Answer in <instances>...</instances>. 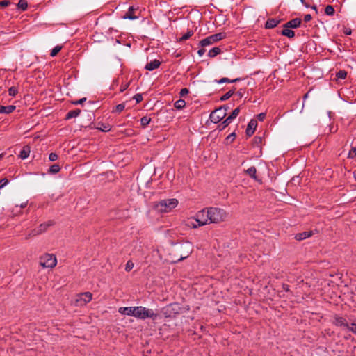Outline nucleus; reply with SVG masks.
<instances>
[{"instance_id":"1","label":"nucleus","mask_w":356,"mask_h":356,"mask_svg":"<svg viewBox=\"0 0 356 356\" xmlns=\"http://www.w3.org/2000/svg\"><path fill=\"white\" fill-rule=\"evenodd\" d=\"M209 220L211 223H220L225 221L227 218V213L222 209L218 207H209Z\"/></svg>"},{"instance_id":"2","label":"nucleus","mask_w":356,"mask_h":356,"mask_svg":"<svg viewBox=\"0 0 356 356\" xmlns=\"http://www.w3.org/2000/svg\"><path fill=\"white\" fill-rule=\"evenodd\" d=\"M134 317L141 320H145L146 318L156 320L159 317V314L155 313L152 309H148L142 306H137L135 307Z\"/></svg>"},{"instance_id":"3","label":"nucleus","mask_w":356,"mask_h":356,"mask_svg":"<svg viewBox=\"0 0 356 356\" xmlns=\"http://www.w3.org/2000/svg\"><path fill=\"white\" fill-rule=\"evenodd\" d=\"M178 205L177 199H166L158 202L155 204V209L160 213H168Z\"/></svg>"},{"instance_id":"4","label":"nucleus","mask_w":356,"mask_h":356,"mask_svg":"<svg viewBox=\"0 0 356 356\" xmlns=\"http://www.w3.org/2000/svg\"><path fill=\"white\" fill-rule=\"evenodd\" d=\"M209 208L203 209L199 211L195 216V221L198 223L197 225H192L193 228H197L200 226H203L207 224H210L209 220Z\"/></svg>"},{"instance_id":"5","label":"nucleus","mask_w":356,"mask_h":356,"mask_svg":"<svg viewBox=\"0 0 356 356\" xmlns=\"http://www.w3.org/2000/svg\"><path fill=\"white\" fill-rule=\"evenodd\" d=\"M57 259L53 254H44L40 257V265L42 268H52L56 266Z\"/></svg>"},{"instance_id":"6","label":"nucleus","mask_w":356,"mask_h":356,"mask_svg":"<svg viewBox=\"0 0 356 356\" xmlns=\"http://www.w3.org/2000/svg\"><path fill=\"white\" fill-rule=\"evenodd\" d=\"M226 36L225 33H218L213 35H211L209 37H207L206 38L202 40L200 42V45L202 47L211 45L213 44L214 42H216L218 41H220L225 38Z\"/></svg>"},{"instance_id":"7","label":"nucleus","mask_w":356,"mask_h":356,"mask_svg":"<svg viewBox=\"0 0 356 356\" xmlns=\"http://www.w3.org/2000/svg\"><path fill=\"white\" fill-rule=\"evenodd\" d=\"M92 298V294L90 292H85L78 294L75 300V305L79 307L84 306L91 301Z\"/></svg>"},{"instance_id":"8","label":"nucleus","mask_w":356,"mask_h":356,"mask_svg":"<svg viewBox=\"0 0 356 356\" xmlns=\"http://www.w3.org/2000/svg\"><path fill=\"white\" fill-rule=\"evenodd\" d=\"M227 115L225 110L222 108H217L212 111L210 114L209 118L213 123H218L221 121Z\"/></svg>"},{"instance_id":"9","label":"nucleus","mask_w":356,"mask_h":356,"mask_svg":"<svg viewBox=\"0 0 356 356\" xmlns=\"http://www.w3.org/2000/svg\"><path fill=\"white\" fill-rule=\"evenodd\" d=\"M54 222L53 220H49L46 222L42 223L39 225V227L31 231V233L29 234V236L26 237L28 238L31 236H36L38 234H40L47 230V229L54 225Z\"/></svg>"},{"instance_id":"10","label":"nucleus","mask_w":356,"mask_h":356,"mask_svg":"<svg viewBox=\"0 0 356 356\" xmlns=\"http://www.w3.org/2000/svg\"><path fill=\"white\" fill-rule=\"evenodd\" d=\"M332 324L347 330H348V327H350V322H348L346 318L337 314L333 316Z\"/></svg>"},{"instance_id":"11","label":"nucleus","mask_w":356,"mask_h":356,"mask_svg":"<svg viewBox=\"0 0 356 356\" xmlns=\"http://www.w3.org/2000/svg\"><path fill=\"white\" fill-rule=\"evenodd\" d=\"M165 314L167 317H170L172 315L179 314L181 312V307L177 303H172L168 305L165 308Z\"/></svg>"},{"instance_id":"12","label":"nucleus","mask_w":356,"mask_h":356,"mask_svg":"<svg viewBox=\"0 0 356 356\" xmlns=\"http://www.w3.org/2000/svg\"><path fill=\"white\" fill-rule=\"evenodd\" d=\"M257 127V120L252 119L247 127V129L245 130V134L248 136L250 137L252 136L256 130V128Z\"/></svg>"},{"instance_id":"13","label":"nucleus","mask_w":356,"mask_h":356,"mask_svg":"<svg viewBox=\"0 0 356 356\" xmlns=\"http://www.w3.org/2000/svg\"><path fill=\"white\" fill-rule=\"evenodd\" d=\"M301 19L300 18H294L283 25V28H290V29H296L299 27L301 24Z\"/></svg>"},{"instance_id":"14","label":"nucleus","mask_w":356,"mask_h":356,"mask_svg":"<svg viewBox=\"0 0 356 356\" xmlns=\"http://www.w3.org/2000/svg\"><path fill=\"white\" fill-rule=\"evenodd\" d=\"M119 312L122 314L134 316L135 307H120Z\"/></svg>"},{"instance_id":"15","label":"nucleus","mask_w":356,"mask_h":356,"mask_svg":"<svg viewBox=\"0 0 356 356\" xmlns=\"http://www.w3.org/2000/svg\"><path fill=\"white\" fill-rule=\"evenodd\" d=\"M161 63L159 60L154 59V60H152L151 62L148 63L145 65V69L149 71H152L159 67Z\"/></svg>"},{"instance_id":"16","label":"nucleus","mask_w":356,"mask_h":356,"mask_svg":"<svg viewBox=\"0 0 356 356\" xmlns=\"http://www.w3.org/2000/svg\"><path fill=\"white\" fill-rule=\"evenodd\" d=\"M16 108L14 105L1 106L0 105V114H10Z\"/></svg>"},{"instance_id":"17","label":"nucleus","mask_w":356,"mask_h":356,"mask_svg":"<svg viewBox=\"0 0 356 356\" xmlns=\"http://www.w3.org/2000/svg\"><path fill=\"white\" fill-rule=\"evenodd\" d=\"M312 235H313L312 231H306V232H303L302 233L296 234L295 236V238L297 241H302V240L306 239V238L312 236Z\"/></svg>"},{"instance_id":"18","label":"nucleus","mask_w":356,"mask_h":356,"mask_svg":"<svg viewBox=\"0 0 356 356\" xmlns=\"http://www.w3.org/2000/svg\"><path fill=\"white\" fill-rule=\"evenodd\" d=\"M134 10H135V9L134 8V7L130 6L129 8L128 11L125 13V15L122 17V18L124 19H131V20L138 19V16L135 15L134 13Z\"/></svg>"},{"instance_id":"19","label":"nucleus","mask_w":356,"mask_h":356,"mask_svg":"<svg viewBox=\"0 0 356 356\" xmlns=\"http://www.w3.org/2000/svg\"><path fill=\"white\" fill-rule=\"evenodd\" d=\"M280 20L271 18L268 19L266 24H265V28L266 29H273L277 26V24L280 23Z\"/></svg>"},{"instance_id":"20","label":"nucleus","mask_w":356,"mask_h":356,"mask_svg":"<svg viewBox=\"0 0 356 356\" xmlns=\"http://www.w3.org/2000/svg\"><path fill=\"white\" fill-rule=\"evenodd\" d=\"M30 152V147L28 145L24 146L23 149L20 151L19 157L22 159H26V158L29 157Z\"/></svg>"},{"instance_id":"21","label":"nucleus","mask_w":356,"mask_h":356,"mask_svg":"<svg viewBox=\"0 0 356 356\" xmlns=\"http://www.w3.org/2000/svg\"><path fill=\"white\" fill-rule=\"evenodd\" d=\"M281 34L289 38H292L295 36V32L292 31L290 28H284L281 32Z\"/></svg>"},{"instance_id":"22","label":"nucleus","mask_w":356,"mask_h":356,"mask_svg":"<svg viewBox=\"0 0 356 356\" xmlns=\"http://www.w3.org/2000/svg\"><path fill=\"white\" fill-rule=\"evenodd\" d=\"M80 113H81V110H80V109H74V110H72V111H69V112L67 113L66 117H65V119H66V120H68V119H70V118H76V117H77Z\"/></svg>"},{"instance_id":"23","label":"nucleus","mask_w":356,"mask_h":356,"mask_svg":"<svg viewBox=\"0 0 356 356\" xmlns=\"http://www.w3.org/2000/svg\"><path fill=\"white\" fill-rule=\"evenodd\" d=\"M245 173L254 179H257V169L254 166H252L245 170Z\"/></svg>"},{"instance_id":"24","label":"nucleus","mask_w":356,"mask_h":356,"mask_svg":"<svg viewBox=\"0 0 356 356\" xmlns=\"http://www.w3.org/2000/svg\"><path fill=\"white\" fill-rule=\"evenodd\" d=\"M240 80H241L240 78H236L234 79H229L228 78L224 77V78L220 79V80H215L214 81L220 84V83H235Z\"/></svg>"},{"instance_id":"25","label":"nucleus","mask_w":356,"mask_h":356,"mask_svg":"<svg viewBox=\"0 0 356 356\" xmlns=\"http://www.w3.org/2000/svg\"><path fill=\"white\" fill-rule=\"evenodd\" d=\"M221 53V49L219 47H213L209 50L208 56L213 58Z\"/></svg>"},{"instance_id":"26","label":"nucleus","mask_w":356,"mask_h":356,"mask_svg":"<svg viewBox=\"0 0 356 356\" xmlns=\"http://www.w3.org/2000/svg\"><path fill=\"white\" fill-rule=\"evenodd\" d=\"M185 106L186 102L181 99L177 100L174 104V106L179 110L182 109L185 107Z\"/></svg>"},{"instance_id":"27","label":"nucleus","mask_w":356,"mask_h":356,"mask_svg":"<svg viewBox=\"0 0 356 356\" xmlns=\"http://www.w3.org/2000/svg\"><path fill=\"white\" fill-rule=\"evenodd\" d=\"M126 214H127V211H126L118 210V211H115V214H114L113 217H115L116 218H119V219H123V218H127V215Z\"/></svg>"},{"instance_id":"28","label":"nucleus","mask_w":356,"mask_h":356,"mask_svg":"<svg viewBox=\"0 0 356 356\" xmlns=\"http://www.w3.org/2000/svg\"><path fill=\"white\" fill-rule=\"evenodd\" d=\"M232 120L227 117L218 126V129L220 131L223 130L225 127H227L231 122Z\"/></svg>"},{"instance_id":"29","label":"nucleus","mask_w":356,"mask_h":356,"mask_svg":"<svg viewBox=\"0 0 356 356\" xmlns=\"http://www.w3.org/2000/svg\"><path fill=\"white\" fill-rule=\"evenodd\" d=\"M193 33H193V31H192V30H188V31L186 32V33H185L184 35H182V37H181V38L178 40V41H179V42H183V41H184V40H188V38H190L193 35Z\"/></svg>"},{"instance_id":"30","label":"nucleus","mask_w":356,"mask_h":356,"mask_svg":"<svg viewBox=\"0 0 356 356\" xmlns=\"http://www.w3.org/2000/svg\"><path fill=\"white\" fill-rule=\"evenodd\" d=\"M17 7L23 11L26 10L28 7L27 1L26 0H19L17 3Z\"/></svg>"},{"instance_id":"31","label":"nucleus","mask_w":356,"mask_h":356,"mask_svg":"<svg viewBox=\"0 0 356 356\" xmlns=\"http://www.w3.org/2000/svg\"><path fill=\"white\" fill-rule=\"evenodd\" d=\"M234 91H235L234 89L229 90L227 92H226L224 95H222L220 97V101H226L228 99H229L234 93Z\"/></svg>"},{"instance_id":"32","label":"nucleus","mask_w":356,"mask_h":356,"mask_svg":"<svg viewBox=\"0 0 356 356\" xmlns=\"http://www.w3.org/2000/svg\"><path fill=\"white\" fill-rule=\"evenodd\" d=\"M325 13L327 15L332 16L334 14V8L332 6L328 5L325 8Z\"/></svg>"},{"instance_id":"33","label":"nucleus","mask_w":356,"mask_h":356,"mask_svg":"<svg viewBox=\"0 0 356 356\" xmlns=\"http://www.w3.org/2000/svg\"><path fill=\"white\" fill-rule=\"evenodd\" d=\"M60 168L58 164H54L50 167V168L49 170V172L51 173V174H56V173L60 171Z\"/></svg>"},{"instance_id":"34","label":"nucleus","mask_w":356,"mask_h":356,"mask_svg":"<svg viewBox=\"0 0 356 356\" xmlns=\"http://www.w3.org/2000/svg\"><path fill=\"white\" fill-rule=\"evenodd\" d=\"M348 331L356 335V318L350 322V327H348Z\"/></svg>"},{"instance_id":"35","label":"nucleus","mask_w":356,"mask_h":356,"mask_svg":"<svg viewBox=\"0 0 356 356\" xmlns=\"http://www.w3.org/2000/svg\"><path fill=\"white\" fill-rule=\"evenodd\" d=\"M336 76L337 79H345L347 76V72L344 70H339L337 72Z\"/></svg>"},{"instance_id":"36","label":"nucleus","mask_w":356,"mask_h":356,"mask_svg":"<svg viewBox=\"0 0 356 356\" xmlns=\"http://www.w3.org/2000/svg\"><path fill=\"white\" fill-rule=\"evenodd\" d=\"M151 119L147 116H144L140 119V123L143 127H145L147 125H148Z\"/></svg>"},{"instance_id":"37","label":"nucleus","mask_w":356,"mask_h":356,"mask_svg":"<svg viewBox=\"0 0 356 356\" xmlns=\"http://www.w3.org/2000/svg\"><path fill=\"white\" fill-rule=\"evenodd\" d=\"M239 112H240V108L238 107V108H235L232 111V114L229 116H228V117L229 118V119L233 120L234 119H235L238 116V115L239 114Z\"/></svg>"},{"instance_id":"38","label":"nucleus","mask_w":356,"mask_h":356,"mask_svg":"<svg viewBox=\"0 0 356 356\" xmlns=\"http://www.w3.org/2000/svg\"><path fill=\"white\" fill-rule=\"evenodd\" d=\"M62 47L57 45L51 51L50 55L51 56L54 57L57 55V54L61 50Z\"/></svg>"},{"instance_id":"39","label":"nucleus","mask_w":356,"mask_h":356,"mask_svg":"<svg viewBox=\"0 0 356 356\" xmlns=\"http://www.w3.org/2000/svg\"><path fill=\"white\" fill-rule=\"evenodd\" d=\"M18 92L17 88L15 86H12L8 90L9 95L15 97Z\"/></svg>"},{"instance_id":"40","label":"nucleus","mask_w":356,"mask_h":356,"mask_svg":"<svg viewBox=\"0 0 356 356\" xmlns=\"http://www.w3.org/2000/svg\"><path fill=\"white\" fill-rule=\"evenodd\" d=\"M134 266V264L131 261H130V260L128 261L125 266V270L127 272L131 271L133 269Z\"/></svg>"},{"instance_id":"41","label":"nucleus","mask_w":356,"mask_h":356,"mask_svg":"<svg viewBox=\"0 0 356 356\" xmlns=\"http://www.w3.org/2000/svg\"><path fill=\"white\" fill-rule=\"evenodd\" d=\"M356 156V147H352L348 153V158L353 159Z\"/></svg>"},{"instance_id":"42","label":"nucleus","mask_w":356,"mask_h":356,"mask_svg":"<svg viewBox=\"0 0 356 356\" xmlns=\"http://www.w3.org/2000/svg\"><path fill=\"white\" fill-rule=\"evenodd\" d=\"M125 108V105L124 104H118L116 106H115V111H117L118 113H120L122 112ZM113 112H114V111H113Z\"/></svg>"},{"instance_id":"43","label":"nucleus","mask_w":356,"mask_h":356,"mask_svg":"<svg viewBox=\"0 0 356 356\" xmlns=\"http://www.w3.org/2000/svg\"><path fill=\"white\" fill-rule=\"evenodd\" d=\"M8 184V180L6 178L1 179L0 180V189L3 188Z\"/></svg>"},{"instance_id":"44","label":"nucleus","mask_w":356,"mask_h":356,"mask_svg":"<svg viewBox=\"0 0 356 356\" xmlns=\"http://www.w3.org/2000/svg\"><path fill=\"white\" fill-rule=\"evenodd\" d=\"M189 93V90L186 88H182L179 92L180 97H184Z\"/></svg>"},{"instance_id":"45","label":"nucleus","mask_w":356,"mask_h":356,"mask_svg":"<svg viewBox=\"0 0 356 356\" xmlns=\"http://www.w3.org/2000/svg\"><path fill=\"white\" fill-rule=\"evenodd\" d=\"M133 98L136 100V103H140L143 100V96L141 94L135 95Z\"/></svg>"},{"instance_id":"46","label":"nucleus","mask_w":356,"mask_h":356,"mask_svg":"<svg viewBox=\"0 0 356 356\" xmlns=\"http://www.w3.org/2000/svg\"><path fill=\"white\" fill-rule=\"evenodd\" d=\"M49 159L50 161H55L58 159V155L56 153H51L49 156Z\"/></svg>"},{"instance_id":"47","label":"nucleus","mask_w":356,"mask_h":356,"mask_svg":"<svg viewBox=\"0 0 356 356\" xmlns=\"http://www.w3.org/2000/svg\"><path fill=\"white\" fill-rule=\"evenodd\" d=\"M102 127H99V129L102 131H104V132H108L111 130V127L107 124V125H104L103 124H102Z\"/></svg>"},{"instance_id":"48","label":"nucleus","mask_w":356,"mask_h":356,"mask_svg":"<svg viewBox=\"0 0 356 356\" xmlns=\"http://www.w3.org/2000/svg\"><path fill=\"white\" fill-rule=\"evenodd\" d=\"M86 101V97H83V98H81L77 101H74L72 102V104H74V105H76V104H82L83 102H85Z\"/></svg>"},{"instance_id":"49","label":"nucleus","mask_w":356,"mask_h":356,"mask_svg":"<svg viewBox=\"0 0 356 356\" xmlns=\"http://www.w3.org/2000/svg\"><path fill=\"white\" fill-rule=\"evenodd\" d=\"M10 2L8 0H3L0 1V6L1 7H6L8 6Z\"/></svg>"},{"instance_id":"50","label":"nucleus","mask_w":356,"mask_h":356,"mask_svg":"<svg viewBox=\"0 0 356 356\" xmlns=\"http://www.w3.org/2000/svg\"><path fill=\"white\" fill-rule=\"evenodd\" d=\"M262 138L261 137H254V143L257 145H259L260 143H261Z\"/></svg>"},{"instance_id":"51","label":"nucleus","mask_w":356,"mask_h":356,"mask_svg":"<svg viewBox=\"0 0 356 356\" xmlns=\"http://www.w3.org/2000/svg\"><path fill=\"white\" fill-rule=\"evenodd\" d=\"M266 113H261L257 115V119L259 121H263L266 118Z\"/></svg>"},{"instance_id":"52","label":"nucleus","mask_w":356,"mask_h":356,"mask_svg":"<svg viewBox=\"0 0 356 356\" xmlns=\"http://www.w3.org/2000/svg\"><path fill=\"white\" fill-rule=\"evenodd\" d=\"M235 138H236V134L234 132H233L227 137L226 140H231V141H232L235 139Z\"/></svg>"},{"instance_id":"53","label":"nucleus","mask_w":356,"mask_h":356,"mask_svg":"<svg viewBox=\"0 0 356 356\" xmlns=\"http://www.w3.org/2000/svg\"><path fill=\"white\" fill-rule=\"evenodd\" d=\"M129 83H125L124 85L121 86L120 91L121 92H124L125 90L127 89V88L129 87Z\"/></svg>"},{"instance_id":"54","label":"nucleus","mask_w":356,"mask_h":356,"mask_svg":"<svg viewBox=\"0 0 356 356\" xmlns=\"http://www.w3.org/2000/svg\"><path fill=\"white\" fill-rule=\"evenodd\" d=\"M343 33L346 34V35H350L352 33V31L349 28H345L343 30Z\"/></svg>"},{"instance_id":"55","label":"nucleus","mask_w":356,"mask_h":356,"mask_svg":"<svg viewBox=\"0 0 356 356\" xmlns=\"http://www.w3.org/2000/svg\"><path fill=\"white\" fill-rule=\"evenodd\" d=\"M311 19H312V15L310 14H307L304 16L305 22H309Z\"/></svg>"},{"instance_id":"56","label":"nucleus","mask_w":356,"mask_h":356,"mask_svg":"<svg viewBox=\"0 0 356 356\" xmlns=\"http://www.w3.org/2000/svg\"><path fill=\"white\" fill-rule=\"evenodd\" d=\"M282 289H283V290H284L286 292H289L290 291L289 286L288 284H282Z\"/></svg>"},{"instance_id":"57","label":"nucleus","mask_w":356,"mask_h":356,"mask_svg":"<svg viewBox=\"0 0 356 356\" xmlns=\"http://www.w3.org/2000/svg\"><path fill=\"white\" fill-rule=\"evenodd\" d=\"M205 53V49L202 48L198 50L197 54L200 56H202Z\"/></svg>"},{"instance_id":"58","label":"nucleus","mask_w":356,"mask_h":356,"mask_svg":"<svg viewBox=\"0 0 356 356\" xmlns=\"http://www.w3.org/2000/svg\"><path fill=\"white\" fill-rule=\"evenodd\" d=\"M237 95L239 97H242L243 96V94H244V91L243 90H239L238 92H237Z\"/></svg>"},{"instance_id":"59","label":"nucleus","mask_w":356,"mask_h":356,"mask_svg":"<svg viewBox=\"0 0 356 356\" xmlns=\"http://www.w3.org/2000/svg\"><path fill=\"white\" fill-rule=\"evenodd\" d=\"M219 108H222V110H225V111L226 112L227 110L229 109V106L228 105H224L220 107Z\"/></svg>"},{"instance_id":"60","label":"nucleus","mask_w":356,"mask_h":356,"mask_svg":"<svg viewBox=\"0 0 356 356\" xmlns=\"http://www.w3.org/2000/svg\"><path fill=\"white\" fill-rule=\"evenodd\" d=\"M26 205H27V202H24V203L20 204V207L21 208H24V207H26Z\"/></svg>"},{"instance_id":"61","label":"nucleus","mask_w":356,"mask_h":356,"mask_svg":"<svg viewBox=\"0 0 356 356\" xmlns=\"http://www.w3.org/2000/svg\"><path fill=\"white\" fill-rule=\"evenodd\" d=\"M311 8H312V9L314 10L316 13H318V10H317L316 6L314 5Z\"/></svg>"},{"instance_id":"62","label":"nucleus","mask_w":356,"mask_h":356,"mask_svg":"<svg viewBox=\"0 0 356 356\" xmlns=\"http://www.w3.org/2000/svg\"><path fill=\"white\" fill-rule=\"evenodd\" d=\"M308 97H309V92H307L306 94H305V95L303 96L304 100L306 99L307 98H308Z\"/></svg>"},{"instance_id":"63","label":"nucleus","mask_w":356,"mask_h":356,"mask_svg":"<svg viewBox=\"0 0 356 356\" xmlns=\"http://www.w3.org/2000/svg\"><path fill=\"white\" fill-rule=\"evenodd\" d=\"M305 7L309 8V5L305 2V0H304V3H302Z\"/></svg>"},{"instance_id":"64","label":"nucleus","mask_w":356,"mask_h":356,"mask_svg":"<svg viewBox=\"0 0 356 356\" xmlns=\"http://www.w3.org/2000/svg\"><path fill=\"white\" fill-rule=\"evenodd\" d=\"M353 177H354L355 179L356 180V171H355L353 172Z\"/></svg>"}]
</instances>
